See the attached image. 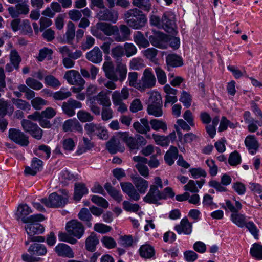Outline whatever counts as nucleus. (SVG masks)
I'll list each match as a JSON object with an SVG mask.
<instances>
[{
	"label": "nucleus",
	"instance_id": "1",
	"mask_svg": "<svg viewBox=\"0 0 262 262\" xmlns=\"http://www.w3.org/2000/svg\"><path fill=\"white\" fill-rule=\"evenodd\" d=\"M102 32L107 36H113V40L118 42H124L129 40L131 31L125 25H112L105 22H98L95 26L91 28V34L98 39H102Z\"/></svg>",
	"mask_w": 262,
	"mask_h": 262
},
{
	"label": "nucleus",
	"instance_id": "2",
	"mask_svg": "<svg viewBox=\"0 0 262 262\" xmlns=\"http://www.w3.org/2000/svg\"><path fill=\"white\" fill-rule=\"evenodd\" d=\"M116 68L111 61L104 62L102 69L105 77L114 81H123L127 75V69L126 64L119 62L116 63Z\"/></svg>",
	"mask_w": 262,
	"mask_h": 262
},
{
	"label": "nucleus",
	"instance_id": "3",
	"mask_svg": "<svg viewBox=\"0 0 262 262\" xmlns=\"http://www.w3.org/2000/svg\"><path fill=\"white\" fill-rule=\"evenodd\" d=\"M127 24L135 29H140L147 24V19L143 12L138 8L129 9L124 13Z\"/></svg>",
	"mask_w": 262,
	"mask_h": 262
},
{
	"label": "nucleus",
	"instance_id": "4",
	"mask_svg": "<svg viewBox=\"0 0 262 262\" xmlns=\"http://www.w3.org/2000/svg\"><path fill=\"white\" fill-rule=\"evenodd\" d=\"M61 192L62 195L53 192L49 196L48 199H42L41 202L49 207H63L67 204L69 195L68 192L66 190H61Z\"/></svg>",
	"mask_w": 262,
	"mask_h": 262
},
{
	"label": "nucleus",
	"instance_id": "5",
	"mask_svg": "<svg viewBox=\"0 0 262 262\" xmlns=\"http://www.w3.org/2000/svg\"><path fill=\"white\" fill-rule=\"evenodd\" d=\"M31 212L30 208L27 204H22L18 207L16 215L19 219H21L24 223L40 222L44 220V216L41 214H33L27 217Z\"/></svg>",
	"mask_w": 262,
	"mask_h": 262
},
{
	"label": "nucleus",
	"instance_id": "6",
	"mask_svg": "<svg viewBox=\"0 0 262 262\" xmlns=\"http://www.w3.org/2000/svg\"><path fill=\"white\" fill-rule=\"evenodd\" d=\"M176 15L171 11L164 12L162 16V29L172 35L177 34Z\"/></svg>",
	"mask_w": 262,
	"mask_h": 262
},
{
	"label": "nucleus",
	"instance_id": "7",
	"mask_svg": "<svg viewBox=\"0 0 262 262\" xmlns=\"http://www.w3.org/2000/svg\"><path fill=\"white\" fill-rule=\"evenodd\" d=\"M97 17L100 21L116 23L118 20L119 14L117 10L106 7L100 9L97 14Z\"/></svg>",
	"mask_w": 262,
	"mask_h": 262
},
{
	"label": "nucleus",
	"instance_id": "8",
	"mask_svg": "<svg viewBox=\"0 0 262 262\" xmlns=\"http://www.w3.org/2000/svg\"><path fill=\"white\" fill-rule=\"evenodd\" d=\"M21 124L24 130L26 133H28L33 138L37 140L41 139L43 130L37 124L27 119H23Z\"/></svg>",
	"mask_w": 262,
	"mask_h": 262
},
{
	"label": "nucleus",
	"instance_id": "9",
	"mask_svg": "<svg viewBox=\"0 0 262 262\" xmlns=\"http://www.w3.org/2000/svg\"><path fill=\"white\" fill-rule=\"evenodd\" d=\"M156 79L152 71L149 68L146 69L143 73V76L139 83L137 84L138 88L141 90H145L152 88L156 84Z\"/></svg>",
	"mask_w": 262,
	"mask_h": 262
},
{
	"label": "nucleus",
	"instance_id": "10",
	"mask_svg": "<svg viewBox=\"0 0 262 262\" xmlns=\"http://www.w3.org/2000/svg\"><path fill=\"white\" fill-rule=\"evenodd\" d=\"M66 228L69 234L78 239H80L84 232V229L82 224L76 220L68 222L66 224Z\"/></svg>",
	"mask_w": 262,
	"mask_h": 262
},
{
	"label": "nucleus",
	"instance_id": "11",
	"mask_svg": "<svg viewBox=\"0 0 262 262\" xmlns=\"http://www.w3.org/2000/svg\"><path fill=\"white\" fill-rule=\"evenodd\" d=\"M9 138L21 146H27L28 145L29 137L23 132L19 129L15 128H11L9 130Z\"/></svg>",
	"mask_w": 262,
	"mask_h": 262
},
{
	"label": "nucleus",
	"instance_id": "12",
	"mask_svg": "<svg viewBox=\"0 0 262 262\" xmlns=\"http://www.w3.org/2000/svg\"><path fill=\"white\" fill-rule=\"evenodd\" d=\"M231 182V177L227 174H224L221 178V182L212 180L209 182L208 184L218 192H226L227 191L226 186L230 185Z\"/></svg>",
	"mask_w": 262,
	"mask_h": 262
},
{
	"label": "nucleus",
	"instance_id": "13",
	"mask_svg": "<svg viewBox=\"0 0 262 262\" xmlns=\"http://www.w3.org/2000/svg\"><path fill=\"white\" fill-rule=\"evenodd\" d=\"M82 106V103L72 98H69L67 101L63 102L61 106L64 114L69 117H72L75 115V110L80 108Z\"/></svg>",
	"mask_w": 262,
	"mask_h": 262
},
{
	"label": "nucleus",
	"instance_id": "14",
	"mask_svg": "<svg viewBox=\"0 0 262 262\" xmlns=\"http://www.w3.org/2000/svg\"><path fill=\"white\" fill-rule=\"evenodd\" d=\"M8 11L12 18H17L21 15H27L29 12V6L25 2H22L16 4L15 7H8Z\"/></svg>",
	"mask_w": 262,
	"mask_h": 262
},
{
	"label": "nucleus",
	"instance_id": "15",
	"mask_svg": "<svg viewBox=\"0 0 262 262\" xmlns=\"http://www.w3.org/2000/svg\"><path fill=\"white\" fill-rule=\"evenodd\" d=\"M163 198V194L158 190V187L156 185H152L150 186L148 192L144 197L143 201L149 204H156Z\"/></svg>",
	"mask_w": 262,
	"mask_h": 262
},
{
	"label": "nucleus",
	"instance_id": "16",
	"mask_svg": "<svg viewBox=\"0 0 262 262\" xmlns=\"http://www.w3.org/2000/svg\"><path fill=\"white\" fill-rule=\"evenodd\" d=\"M64 78L71 85H84L85 84V80L76 70H72L66 72Z\"/></svg>",
	"mask_w": 262,
	"mask_h": 262
},
{
	"label": "nucleus",
	"instance_id": "17",
	"mask_svg": "<svg viewBox=\"0 0 262 262\" xmlns=\"http://www.w3.org/2000/svg\"><path fill=\"white\" fill-rule=\"evenodd\" d=\"M152 138L157 145L161 146H167L170 143H173L176 140V134L174 131L167 136L153 134Z\"/></svg>",
	"mask_w": 262,
	"mask_h": 262
},
{
	"label": "nucleus",
	"instance_id": "18",
	"mask_svg": "<svg viewBox=\"0 0 262 262\" xmlns=\"http://www.w3.org/2000/svg\"><path fill=\"white\" fill-rule=\"evenodd\" d=\"M151 44L160 49H166L167 47V37L163 33H159L157 35H151L149 37Z\"/></svg>",
	"mask_w": 262,
	"mask_h": 262
},
{
	"label": "nucleus",
	"instance_id": "19",
	"mask_svg": "<svg viewBox=\"0 0 262 262\" xmlns=\"http://www.w3.org/2000/svg\"><path fill=\"white\" fill-rule=\"evenodd\" d=\"M86 58L91 62L99 64L103 60L102 51L98 47H95L92 50L87 52Z\"/></svg>",
	"mask_w": 262,
	"mask_h": 262
},
{
	"label": "nucleus",
	"instance_id": "20",
	"mask_svg": "<svg viewBox=\"0 0 262 262\" xmlns=\"http://www.w3.org/2000/svg\"><path fill=\"white\" fill-rule=\"evenodd\" d=\"M192 224L190 223L187 218H183L181 220L179 224L174 226V230L179 234L182 233L186 235H189L192 232Z\"/></svg>",
	"mask_w": 262,
	"mask_h": 262
},
{
	"label": "nucleus",
	"instance_id": "21",
	"mask_svg": "<svg viewBox=\"0 0 262 262\" xmlns=\"http://www.w3.org/2000/svg\"><path fill=\"white\" fill-rule=\"evenodd\" d=\"M133 160L138 162L136 167L138 169L140 174L145 178H146L149 175V170L147 166L143 164H146L147 162V159L145 158L138 156L133 157Z\"/></svg>",
	"mask_w": 262,
	"mask_h": 262
},
{
	"label": "nucleus",
	"instance_id": "22",
	"mask_svg": "<svg viewBox=\"0 0 262 262\" xmlns=\"http://www.w3.org/2000/svg\"><path fill=\"white\" fill-rule=\"evenodd\" d=\"M140 122L136 121L133 124V127L137 132L141 134H147L150 130L149 121L146 118H142Z\"/></svg>",
	"mask_w": 262,
	"mask_h": 262
},
{
	"label": "nucleus",
	"instance_id": "23",
	"mask_svg": "<svg viewBox=\"0 0 262 262\" xmlns=\"http://www.w3.org/2000/svg\"><path fill=\"white\" fill-rule=\"evenodd\" d=\"M31 223L27 225L25 227V230L30 238L34 236L35 234H41L44 232V227L41 224L39 223Z\"/></svg>",
	"mask_w": 262,
	"mask_h": 262
},
{
	"label": "nucleus",
	"instance_id": "24",
	"mask_svg": "<svg viewBox=\"0 0 262 262\" xmlns=\"http://www.w3.org/2000/svg\"><path fill=\"white\" fill-rule=\"evenodd\" d=\"M42 168V161L36 158H34L32 160L31 167H26L25 169V172L27 174L34 176L38 171L41 170Z\"/></svg>",
	"mask_w": 262,
	"mask_h": 262
},
{
	"label": "nucleus",
	"instance_id": "25",
	"mask_svg": "<svg viewBox=\"0 0 262 262\" xmlns=\"http://www.w3.org/2000/svg\"><path fill=\"white\" fill-rule=\"evenodd\" d=\"M205 183L204 179L199 181H194L190 180L188 183L184 187V189L186 191H189L193 193H198L199 189H201Z\"/></svg>",
	"mask_w": 262,
	"mask_h": 262
},
{
	"label": "nucleus",
	"instance_id": "26",
	"mask_svg": "<svg viewBox=\"0 0 262 262\" xmlns=\"http://www.w3.org/2000/svg\"><path fill=\"white\" fill-rule=\"evenodd\" d=\"M56 252L59 256L72 258L74 253L71 248L66 244H59L55 248Z\"/></svg>",
	"mask_w": 262,
	"mask_h": 262
},
{
	"label": "nucleus",
	"instance_id": "27",
	"mask_svg": "<svg viewBox=\"0 0 262 262\" xmlns=\"http://www.w3.org/2000/svg\"><path fill=\"white\" fill-rule=\"evenodd\" d=\"M166 62L168 69L170 67L176 68L183 65L182 58L174 54H168L166 57Z\"/></svg>",
	"mask_w": 262,
	"mask_h": 262
},
{
	"label": "nucleus",
	"instance_id": "28",
	"mask_svg": "<svg viewBox=\"0 0 262 262\" xmlns=\"http://www.w3.org/2000/svg\"><path fill=\"white\" fill-rule=\"evenodd\" d=\"M111 91L107 92L101 91L98 95L95 96L96 99L98 103L103 107H110L111 105V102L110 99L109 94Z\"/></svg>",
	"mask_w": 262,
	"mask_h": 262
},
{
	"label": "nucleus",
	"instance_id": "29",
	"mask_svg": "<svg viewBox=\"0 0 262 262\" xmlns=\"http://www.w3.org/2000/svg\"><path fill=\"white\" fill-rule=\"evenodd\" d=\"M231 221L239 228H243L246 223L247 217L244 214L239 213V212L232 213L230 216Z\"/></svg>",
	"mask_w": 262,
	"mask_h": 262
},
{
	"label": "nucleus",
	"instance_id": "30",
	"mask_svg": "<svg viewBox=\"0 0 262 262\" xmlns=\"http://www.w3.org/2000/svg\"><path fill=\"white\" fill-rule=\"evenodd\" d=\"M134 183L139 193L144 194L148 187V182L140 177H137L133 179Z\"/></svg>",
	"mask_w": 262,
	"mask_h": 262
},
{
	"label": "nucleus",
	"instance_id": "31",
	"mask_svg": "<svg viewBox=\"0 0 262 262\" xmlns=\"http://www.w3.org/2000/svg\"><path fill=\"white\" fill-rule=\"evenodd\" d=\"M99 239L95 233H92L85 240V248L87 250L94 252L96 250V246L99 244Z\"/></svg>",
	"mask_w": 262,
	"mask_h": 262
},
{
	"label": "nucleus",
	"instance_id": "32",
	"mask_svg": "<svg viewBox=\"0 0 262 262\" xmlns=\"http://www.w3.org/2000/svg\"><path fill=\"white\" fill-rule=\"evenodd\" d=\"M88 192V189L84 184L76 183L74 188V200L77 201H80L83 195L87 194Z\"/></svg>",
	"mask_w": 262,
	"mask_h": 262
},
{
	"label": "nucleus",
	"instance_id": "33",
	"mask_svg": "<svg viewBox=\"0 0 262 262\" xmlns=\"http://www.w3.org/2000/svg\"><path fill=\"white\" fill-rule=\"evenodd\" d=\"M117 136L120 139L125 143L128 147H135V136L133 137L129 135L128 132H119L117 133Z\"/></svg>",
	"mask_w": 262,
	"mask_h": 262
},
{
	"label": "nucleus",
	"instance_id": "34",
	"mask_svg": "<svg viewBox=\"0 0 262 262\" xmlns=\"http://www.w3.org/2000/svg\"><path fill=\"white\" fill-rule=\"evenodd\" d=\"M14 111V107L8 101L0 100V117L3 118L7 114L11 115Z\"/></svg>",
	"mask_w": 262,
	"mask_h": 262
},
{
	"label": "nucleus",
	"instance_id": "35",
	"mask_svg": "<svg viewBox=\"0 0 262 262\" xmlns=\"http://www.w3.org/2000/svg\"><path fill=\"white\" fill-rule=\"evenodd\" d=\"M104 188L110 195L116 201H117L118 203L122 201L123 195L119 191L112 187L110 183H106L104 185Z\"/></svg>",
	"mask_w": 262,
	"mask_h": 262
},
{
	"label": "nucleus",
	"instance_id": "36",
	"mask_svg": "<svg viewBox=\"0 0 262 262\" xmlns=\"http://www.w3.org/2000/svg\"><path fill=\"white\" fill-rule=\"evenodd\" d=\"M134 41L140 48H145L149 46V41L140 31H137L134 35Z\"/></svg>",
	"mask_w": 262,
	"mask_h": 262
},
{
	"label": "nucleus",
	"instance_id": "37",
	"mask_svg": "<svg viewBox=\"0 0 262 262\" xmlns=\"http://www.w3.org/2000/svg\"><path fill=\"white\" fill-rule=\"evenodd\" d=\"M140 256L144 258H150L155 254L154 248L148 244L141 246L139 249Z\"/></svg>",
	"mask_w": 262,
	"mask_h": 262
},
{
	"label": "nucleus",
	"instance_id": "38",
	"mask_svg": "<svg viewBox=\"0 0 262 262\" xmlns=\"http://www.w3.org/2000/svg\"><path fill=\"white\" fill-rule=\"evenodd\" d=\"M28 251L33 254L44 255L47 253V250L46 246L41 244L35 243L30 246Z\"/></svg>",
	"mask_w": 262,
	"mask_h": 262
},
{
	"label": "nucleus",
	"instance_id": "39",
	"mask_svg": "<svg viewBox=\"0 0 262 262\" xmlns=\"http://www.w3.org/2000/svg\"><path fill=\"white\" fill-rule=\"evenodd\" d=\"M250 253L252 257L257 260H262V245L254 243L250 250Z\"/></svg>",
	"mask_w": 262,
	"mask_h": 262
},
{
	"label": "nucleus",
	"instance_id": "40",
	"mask_svg": "<svg viewBox=\"0 0 262 262\" xmlns=\"http://www.w3.org/2000/svg\"><path fill=\"white\" fill-rule=\"evenodd\" d=\"M178 156V148H170L164 156V160L169 165L174 163V160L177 159Z\"/></svg>",
	"mask_w": 262,
	"mask_h": 262
},
{
	"label": "nucleus",
	"instance_id": "41",
	"mask_svg": "<svg viewBox=\"0 0 262 262\" xmlns=\"http://www.w3.org/2000/svg\"><path fill=\"white\" fill-rule=\"evenodd\" d=\"M111 56L116 60V63L121 62V58L124 54L123 48L122 46H116L111 49Z\"/></svg>",
	"mask_w": 262,
	"mask_h": 262
},
{
	"label": "nucleus",
	"instance_id": "42",
	"mask_svg": "<svg viewBox=\"0 0 262 262\" xmlns=\"http://www.w3.org/2000/svg\"><path fill=\"white\" fill-rule=\"evenodd\" d=\"M75 36V27L72 21H69L67 24V29L66 33V42L71 44Z\"/></svg>",
	"mask_w": 262,
	"mask_h": 262
},
{
	"label": "nucleus",
	"instance_id": "43",
	"mask_svg": "<svg viewBox=\"0 0 262 262\" xmlns=\"http://www.w3.org/2000/svg\"><path fill=\"white\" fill-rule=\"evenodd\" d=\"M72 95L71 92L67 90L66 88H61L58 91L54 92L52 97L55 100H63L70 97Z\"/></svg>",
	"mask_w": 262,
	"mask_h": 262
},
{
	"label": "nucleus",
	"instance_id": "44",
	"mask_svg": "<svg viewBox=\"0 0 262 262\" xmlns=\"http://www.w3.org/2000/svg\"><path fill=\"white\" fill-rule=\"evenodd\" d=\"M129 68L133 70H140L145 67L143 59L140 57L133 58L129 62Z\"/></svg>",
	"mask_w": 262,
	"mask_h": 262
},
{
	"label": "nucleus",
	"instance_id": "45",
	"mask_svg": "<svg viewBox=\"0 0 262 262\" xmlns=\"http://www.w3.org/2000/svg\"><path fill=\"white\" fill-rule=\"evenodd\" d=\"M132 4L134 6L146 12H149L151 9L150 0H133Z\"/></svg>",
	"mask_w": 262,
	"mask_h": 262
},
{
	"label": "nucleus",
	"instance_id": "46",
	"mask_svg": "<svg viewBox=\"0 0 262 262\" xmlns=\"http://www.w3.org/2000/svg\"><path fill=\"white\" fill-rule=\"evenodd\" d=\"M78 217L83 221L87 222L86 226L90 228L92 227V224L90 221L92 219V216L88 209L82 208L78 213Z\"/></svg>",
	"mask_w": 262,
	"mask_h": 262
},
{
	"label": "nucleus",
	"instance_id": "47",
	"mask_svg": "<svg viewBox=\"0 0 262 262\" xmlns=\"http://www.w3.org/2000/svg\"><path fill=\"white\" fill-rule=\"evenodd\" d=\"M10 60V62L13 64L14 69L18 70L19 68V64L21 61V58L16 50H14L11 51Z\"/></svg>",
	"mask_w": 262,
	"mask_h": 262
},
{
	"label": "nucleus",
	"instance_id": "48",
	"mask_svg": "<svg viewBox=\"0 0 262 262\" xmlns=\"http://www.w3.org/2000/svg\"><path fill=\"white\" fill-rule=\"evenodd\" d=\"M162 105H148L147 107V112L149 115H153L156 117H161L163 115L162 110Z\"/></svg>",
	"mask_w": 262,
	"mask_h": 262
},
{
	"label": "nucleus",
	"instance_id": "49",
	"mask_svg": "<svg viewBox=\"0 0 262 262\" xmlns=\"http://www.w3.org/2000/svg\"><path fill=\"white\" fill-rule=\"evenodd\" d=\"M77 117L81 122H91L94 119V117L90 113L83 110H81L77 112Z\"/></svg>",
	"mask_w": 262,
	"mask_h": 262
},
{
	"label": "nucleus",
	"instance_id": "50",
	"mask_svg": "<svg viewBox=\"0 0 262 262\" xmlns=\"http://www.w3.org/2000/svg\"><path fill=\"white\" fill-rule=\"evenodd\" d=\"M59 178L60 181L65 185L67 184L70 181H73L75 180V176L67 169L61 171Z\"/></svg>",
	"mask_w": 262,
	"mask_h": 262
},
{
	"label": "nucleus",
	"instance_id": "51",
	"mask_svg": "<svg viewBox=\"0 0 262 262\" xmlns=\"http://www.w3.org/2000/svg\"><path fill=\"white\" fill-rule=\"evenodd\" d=\"M198 137L192 133H189L185 134L183 138L180 143H178V146L180 147L181 145H186L188 143L197 141Z\"/></svg>",
	"mask_w": 262,
	"mask_h": 262
},
{
	"label": "nucleus",
	"instance_id": "52",
	"mask_svg": "<svg viewBox=\"0 0 262 262\" xmlns=\"http://www.w3.org/2000/svg\"><path fill=\"white\" fill-rule=\"evenodd\" d=\"M123 50L124 54L127 57H130L136 54L137 48L132 43L126 42L124 44Z\"/></svg>",
	"mask_w": 262,
	"mask_h": 262
},
{
	"label": "nucleus",
	"instance_id": "53",
	"mask_svg": "<svg viewBox=\"0 0 262 262\" xmlns=\"http://www.w3.org/2000/svg\"><path fill=\"white\" fill-rule=\"evenodd\" d=\"M242 208V204L238 201H235V204L232 203L230 200L226 201V207L225 208L231 211L232 213L239 212Z\"/></svg>",
	"mask_w": 262,
	"mask_h": 262
},
{
	"label": "nucleus",
	"instance_id": "54",
	"mask_svg": "<svg viewBox=\"0 0 262 262\" xmlns=\"http://www.w3.org/2000/svg\"><path fill=\"white\" fill-rule=\"evenodd\" d=\"M103 40L104 42L100 46L101 49L103 51L104 54L108 55L110 53L111 46L114 42V40L111 37H106L103 36V38L101 39Z\"/></svg>",
	"mask_w": 262,
	"mask_h": 262
},
{
	"label": "nucleus",
	"instance_id": "55",
	"mask_svg": "<svg viewBox=\"0 0 262 262\" xmlns=\"http://www.w3.org/2000/svg\"><path fill=\"white\" fill-rule=\"evenodd\" d=\"M101 125L94 123H86L84 126V129L89 135H96L100 129Z\"/></svg>",
	"mask_w": 262,
	"mask_h": 262
},
{
	"label": "nucleus",
	"instance_id": "56",
	"mask_svg": "<svg viewBox=\"0 0 262 262\" xmlns=\"http://www.w3.org/2000/svg\"><path fill=\"white\" fill-rule=\"evenodd\" d=\"M150 124L151 128L155 130H158L160 129L163 131H166L167 129L166 123L161 120L156 119H152L150 121Z\"/></svg>",
	"mask_w": 262,
	"mask_h": 262
},
{
	"label": "nucleus",
	"instance_id": "57",
	"mask_svg": "<svg viewBox=\"0 0 262 262\" xmlns=\"http://www.w3.org/2000/svg\"><path fill=\"white\" fill-rule=\"evenodd\" d=\"M26 84L35 90H39L43 88V84L35 79L29 77L26 79Z\"/></svg>",
	"mask_w": 262,
	"mask_h": 262
},
{
	"label": "nucleus",
	"instance_id": "58",
	"mask_svg": "<svg viewBox=\"0 0 262 262\" xmlns=\"http://www.w3.org/2000/svg\"><path fill=\"white\" fill-rule=\"evenodd\" d=\"M123 208L127 212H136L140 208L138 204H133L128 201H124L122 203Z\"/></svg>",
	"mask_w": 262,
	"mask_h": 262
},
{
	"label": "nucleus",
	"instance_id": "59",
	"mask_svg": "<svg viewBox=\"0 0 262 262\" xmlns=\"http://www.w3.org/2000/svg\"><path fill=\"white\" fill-rule=\"evenodd\" d=\"M33 153L42 159H48L51 155L50 148H34Z\"/></svg>",
	"mask_w": 262,
	"mask_h": 262
},
{
	"label": "nucleus",
	"instance_id": "60",
	"mask_svg": "<svg viewBox=\"0 0 262 262\" xmlns=\"http://www.w3.org/2000/svg\"><path fill=\"white\" fill-rule=\"evenodd\" d=\"M245 227L248 230L256 239H258L259 230L252 221H247Z\"/></svg>",
	"mask_w": 262,
	"mask_h": 262
},
{
	"label": "nucleus",
	"instance_id": "61",
	"mask_svg": "<svg viewBox=\"0 0 262 262\" xmlns=\"http://www.w3.org/2000/svg\"><path fill=\"white\" fill-rule=\"evenodd\" d=\"M12 101L13 103L17 107V108L22 110H29L30 108V105L29 103L23 99L13 98Z\"/></svg>",
	"mask_w": 262,
	"mask_h": 262
},
{
	"label": "nucleus",
	"instance_id": "62",
	"mask_svg": "<svg viewBox=\"0 0 262 262\" xmlns=\"http://www.w3.org/2000/svg\"><path fill=\"white\" fill-rule=\"evenodd\" d=\"M143 55L151 61H155L158 50L154 48H148L142 51Z\"/></svg>",
	"mask_w": 262,
	"mask_h": 262
},
{
	"label": "nucleus",
	"instance_id": "63",
	"mask_svg": "<svg viewBox=\"0 0 262 262\" xmlns=\"http://www.w3.org/2000/svg\"><path fill=\"white\" fill-rule=\"evenodd\" d=\"M91 200L94 203L103 208H106L108 206V202L102 196L94 195Z\"/></svg>",
	"mask_w": 262,
	"mask_h": 262
},
{
	"label": "nucleus",
	"instance_id": "64",
	"mask_svg": "<svg viewBox=\"0 0 262 262\" xmlns=\"http://www.w3.org/2000/svg\"><path fill=\"white\" fill-rule=\"evenodd\" d=\"M45 83L50 86L55 88L60 86V81L53 75H48L45 78Z\"/></svg>",
	"mask_w": 262,
	"mask_h": 262
}]
</instances>
